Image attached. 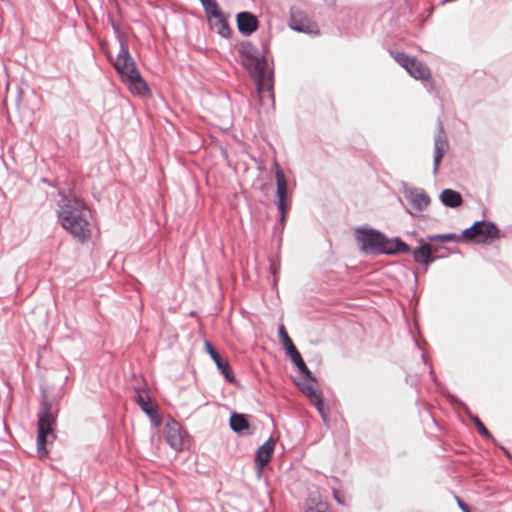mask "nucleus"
Instances as JSON below:
<instances>
[{
	"label": "nucleus",
	"instance_id": "obj_1",
	"mask_svg": "<svg viewBox=\"0 0 512 512\" xmlns=\"http://www.w3.org/2000/svg\"><path fill=\"white\" fill-rule=\"evenodd\" d=\"M58 220L61 226L81 243L90 239L95 227L90 209L74 196H65L61 199Z\"/></svg>",
	"mask_w": 512,
	"mask_h": 512
},
{
	"label": "nucleus",
	"instance_id": "obj_2",
	"mask_svg": "<svg viewBox=\"0 0 512 512\" xmlns=\"http://www.w3.org/2000/svg\"><path fill=\"white\" fill-rule=\"evenodd\" d=\"M113 66L132 93L137 95H145L148 93V86L141 77L135 61L129 53L127 43L123 40H120V49L116 59L113 61Z\"/></svg>",
	"mask_w": 512,
	"mask_h": 512
},
{
	"label": "nucleus",
	"instance_id": "obj_3",
	"mask_svg": "<svg viewBox=\"0 0 512 512\" xmlns=\"http://www.w3.org/2000/svg\"><path fill=\"white\" fill-rule=\"evenodd\" d=\"M355 238L362 251L367 253L393 254L396 252L407 253L410 247L399 239H387L382 233L365 228L355 231Z\"/></svg>",
	"mask_w": 512,
	"mask_h": 512
},
{
	"label": "nucleus",
	"instance_id": "obj_4",
	"mask_svg": "<svg viewBox=\"0 0 512 512\" xmlns=\"http://www.w3.org/2000/svg\"><path fill=\"white\" fill-rule=\"evenodd\" d=\"M239 54L243 66L255 81L258 92L262 93L265 90H270L268 64L264 57L258 55L256 47L249 42L243 43L239 48Z\"/></svg>",
	"mask_w": 512,
	"mask_h": 512
},
{
	"label": "nucleus",
	"instance_id": "obj_5",
	"mask_svg": "<svg viewBox=\"0 0 512 512\" xmlns=\"http://www.w3.org/2000/svg\"><path fill=\"white\" fill-rule=\"evenodd\" d=\"M56 416L52 412V406L46 400L43 401L38 413L37 423V454L40 459L48 455L47 444L55 438L54 427Z\"/></svg>",
	"mask_w": 512,
	"mask_h": 512
},
{
	"label": "nucleus",
	"instance_id": "obj_6",
	"mask_svg": "<svg viewBox=\"0 0 512 512\" xmlns=\"http://www.w3.org/2000/svg\"><path fill=\"white\" fill-rule=\"evenodd\" d=\"M463 237L476 243H491L500 237L496 225L481 221L463 231Z\"/></svg>",
	"mask_w": 512,
	"mask_h": 512
},
{
	"label": "nucleus",
	"instance_id": "obj_7",
	"mask_svg": "<svg viewBox=\"0 0 512 512\" xmlns=\"http://www.w3.org/2000/svg\"><path fill=\"white\" fill-rule=\"evenodd\" d=\"M394 60L401 65L413 78L428 80L431 77L430 69L426 64L403 52H390Z\"/></svg>",
	"mask_w": 512,
	"mask_h": 512
},
{
	"label": "nucleus",
	"instance_id": "obj_8",
	"mask_svg": "<svg viewBox=\"0 0 512 512\" xmlns=\"http://www.w3.org/2000/svg\"><path fill=\"white\" fill-rule=\"evenodd\" d=\"M273 169L275 172V178H276V184H277V191L276 195L278 198V210L281 215V222L283 223L285 221L286 215L290 209V201L288 200L287 196V189L288 184L287 180L284 174V171L278 164V162H274Z\"/></svg>",
	"mask_w": 512,
	"mask_h": 512
},
{
	"label": "nucleus",
	"instance_id": "obj_9",
	"mask_svg": "<svg viewBox=\"0 0 512 512\" xmlns=\"http://www.w3.org/2000/svg\"><path fill=\"white\" fill-rule=\"evenodd\" d=\"M278 332H279L280 340L286 350L287 355L291 358V360L293 361V363L296 365V367L298 368V370L301 373H305L308 377L311 378V371L308 369L301 354L295 347V345H294L292 339L290 338V336L288 335L284 325L279 326Z\"/></svg>",
	"mask_w": 512,
	"mask_h": 512
},
{
	"label": "nucleus",
	"instance_id": "obj_10",
	"mask_svg": "<svg viewBox=\"0 0 512 512\" xmlns=\"http://www.w3.org/2000/svg\"><path fill=\"white\" fill-rule=\"evenodd\" d=\"M166 441L176 451H181L185 448L187 440L186 434L182 430V426L175 420H170L165 425Z\"/></svg>",
	"mask_w": 512,
	"mask_h": 512
},
{
	"label": "nucleus",
	"instance_id": "obj_11",
	"mask_svg": "<svg viewBox=\"0 0 512 512\" xmlns=\"http://www.w3.org/2000/svg\"><path fill=\"white\" fill-rule=\"evenodd\" d=\"M303 374V379L297 383L300 390L310 399V401L317 406L318 410L322 413L323 401L321 396L318 394L315 388V378L311 374V378L308 377L305 373Z\"/></svg>",
	"mask_w": 512,
	"mask_h": 512
},
{
	"label": "nucleus",
	"instance_id": "obj_12",
	"mask_svg": "<svg viewBox=\"0 0 512 512\" xmlns=\"http://www.w3.org/2000/svg\"><path fill=\"white\" fill-rule=\"evenodd\" d=\"M289 25L293 30L299 32L309 34L318 32L317 25L300 11L292 12Z\"/></svg>",
	"mask_w": 512,
	"mask_h": 512
},
{
	"label": "nucleus",
	"instance_id": "obj_13",
	"mask_svg": "<svg viewBox=\"0 0 512 512\" xmlns=\"http://www.w3.org/2000/svg\"><path fill=\"white\" fill-rule=\"evenodd\" d=\"M135 401L150 417L155 426L158 427L161 425V418L158 414V406L147 394L137 393L135 396Z\"/></svg>",
	"mask_w": 512,
	"mask_h": 512
},
{
	"label": "nucleus",
	"instance_id": "obj_14",
	"mask_svg": "<svg viewBox=\"0 0 512 512\" xmlns=\"http://www.w3.org/2000/svg\"><path fill=\"white\" fill-rule=\"evenodd\" d=\"M205 348L206 351L209 353L215 364L217 365L218 369L222 372L224 377L231 383L235 381V377L233 374V371L229 365V363L222 359L221 356L218 354V352L215 350V348L212 346V344L209 341L205 342Z\"/></svg>",
	"mask_w": 512,
	"mask_h": 512
},
{
	"label": "nucleus",
	"instance_id": "obj_15",
	"mask_svg": "<svg viewBox=\"0 0 512 512\" xmlns=\"http://www.w3.org/2000/svg\"><path fill=\"white\" fill-rule=\"evenodd\" d=\"M275 449V441L272 439L267 440L262 446L259 447L256 453V464L258 472L262 473L263 468L269 463Z\"/></svg>",
	"mask_w": 512,
	"mask_h": 512
},
{
	"label": "nucleus",
	"instance_id": "obj_16",
	"mask_svg": "<svg viewBox=\"0 0 512 512\" xmlns=\"http://www.w3.org/2000/svg\"><path fill=\"white\" fill-rule=\"evenodd\" d=\"M237 25L241 33L250 35L257 30L258 20L249 12H241L237 15Z\"/></svg>",
	"mask_w": 512,
	"mask_h": 512
},
{
	"label": "nucleus",
	"instance_id": "obj_17",
	"mask_svg": "<svg viewBox=\"0 0 512 512\" xmlns=\"http://www.w3.org/2000/svg\"><path fill=\"white\" fill-rule=\"evenodd\" d=\"M440 200L445 206L451 208L459 207L463 202L461 194L452 189H444L440 194Z\"/></svg>",
	"mask_w": 512,
	"mask_h": 512
},
{
	"label": "nucleus",
	"instance_id": "obj_18",
	"mask_svg": "<svg viewBox=\"0 0 512 512\" xmlns=\"http://www.w3.org/2000/svg\"><path fill=\"white\" fill-rule=\"evenodd\" d=\"M210 25L212 29L223 37L230 35V28L223 13L210 18Z\"/></svg>",
	"mask_w": 512,
	"mask_h": 512
},
{
	"label": "nucleus",
	"instance_id": "obj_19",
	"mask_svg": "<svg viewBox=\"0 0 512 512\" xmlns=\"http://www.w3.org/2000/svg\"><path fill=\"white\" fill-rule=\"evenodd\" d=\"M447 149V141L442 136L437 137L434 143V173L437 172L441 160L445 155Z\"/></svg>",
	"mask_w": 512,
	"mask_h": 512
},
{
	"label": "nucleus",
	"instance_id": "obj_20",
	"mask_svg": "<svg viewBox=\"0 0 512 512\" xmlns=\"http://www.w3.org/2000/svg\"><path fill=\"white\" fill-rule=\"evenodd\" d=\"M414 259L417 263L428 265L434 261L432 249L429 244H423L413 252Z\"/></svg>",
	"mask_w": 512,
	"mask_h": 512
},
{
	"label": "nucleus",
	"instance_id": "obj_21",
	"mask_svg": "<svg viewBox=\"0 0 512 512\" xmlns=\"http://www.w3.org/2000/svg\"><path fill=\"white\" fill-rule=\"evenodd\" d=\"M231 429L235 432H241L249 427V423L244 415L234 413L230 417Z\"/></svg>",
	"mask_w": 512,
	"mask_h": 512
},
{
	"label": "nucleus",
	"instance_id": "obj_22",
	"mask_svg": "<svg viewBox=\"0 0 512 512\" xmlns=\"http://www.w3.org/2000/svg\"><path fill=\"white\" fill-rule=\"evenodd\" d=\"M306 512H329L328 504L316 497H310L307 502Z\"/></svg>",
	"mask_w": 512,
	"mask_h": 512
},
{
	"label": "nucleus",
	"instance_id": "obj_23",
	"mask_svg": "<svg viewBox=\"0 0 512 512\" xmlns=\"http://www.w3.org/2000/svg\"><path fill=\"white\" fill-rule=\"evenodd\" d=\"M412 203L418 210H423L429 205L430 199L424 193H415L412 196Z\"/></svg>",
	"mask_w": 512,
	"mask_h": 512
},
{
	"label": "nucleus",
	"instance_id": "obj_24",
	"mask_svg": "<svg viewBox=\"0 0 512 512\" xmlns=\"http://www.w3.org/2000/svg\"><path fill=\"white\" fill-rule=\"evenodd\" d=\"M207 14L209 15L210 18L214 17V16H217L219 14H221V10L217 4V2L215 0H210L209 2H207L205 5H203Z\"/></svg>",
	"mask_w": 512,
	"mask_h": 512
},
{
	"label": "nucleus",
	"instance_id": "obj_25",
	"mask_svg": "<svg viewBox=\"0 0 512 512\" xmlns=\"http://www.w3.org/2000/svg\"><path fill=\"white\" fill-rule=\"evenodd\" d=\"M473 422L477 428V431L479 432V434L481 436L488 438V439L492 438L491 433L489 432V430L486 428L484 423L478 417H474Z\"/></svg>",
	"mask_w": 512,
	"mask_h": 512
},
{
	"label": "nucleus",
	"instance_id": "obj_26",
	"mask_svg": "<svg viewBox=\"0 0 512 512\" xmlns=\"http://www.w3.org/2000/svg\"><path fill=\"white\" fill-rule=\"evenodd\" d=\"M456 239V235L454 234H442V235H433L429 236L430 241H439V242H449Z\"/></svg>",
	"mask_w": 512,
	"mask_h": 512
},
{
	"label": "nucleus",
	"instance_id": "obj_27",
	"mask_svg": "<svg viewBox=\"0 0 512 512\" xmlns=\"http://www.w3.org/2000/svg\"><path fill=\"white\" fill-rule=\"evenodd\" d=\"M457 501H458V505L459 507L462 509L463 512H470V509H469V506L467 504H465L462 500H460L459 498H457Z\"/></svg>",
	"mask_w": 512,
	"mask_h": 512
},
{
	"label": "nucleus",
	"instance_id": "obj_28",
	"mask_svg": "<svg viewBox=\"0 0 512 512\" xmlns=\"http://www.w3.org/2000/svg\"><path fill=\"white\" fill-rule=\"evenodd\" d=\"M334 497L337 500V502H339L340 504H344L345 503L343 497L336 490L334 491Z\"/></svg>",
	"mask_w": 512,
	"mask_h": 512
},
{
	"label": "nucleus",
	"instance_id": "obj_29",
	"mask_svg": "<svg viewBox=\"0 0 512 512\" xmlns=\"http://www.w3.org/2000/svg\"><path fill=\"white\" fill-rule=\"evenodd\" d=\"M210 0H200V2L202 3V5H205L207 2H209Z\"/></svg>",
	"mask_w": 512,
	"mask_h": 512
}]
</instances>
